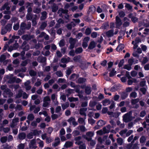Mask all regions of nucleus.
I'll use <instances>...</instances> for the list:
<instances>
[{"mask_svg":"<svg viewBox=\"0 0 149 149\" xmlns=\"http://www.w3.org/2000/svg\"><path fill=\"white\" fill-rule=\"evenodd\" d=\"M146 138L145 136H142L140 139V142L141 143H143L146 141Z\"/></svg>","mask_w":149,"mask_h":149,"instance_id":"nucleus-36","label":"nucleus"},{"mask_svg":"<svg viewBox=\"0 0 149 149\" xmlns=\"http://www.w3.org/2000/svg\"><path fill=\"white\" fill-rule=\"evenodd\" d=\"M29 75L31 77H34L37 74L36 72L33 70H30L29 72Z\"/></svg>","mask_w":149,"mask_h":149,"instance_id":"nucleus-29","label":"nucleus"},{"mask_svg":"<svg viewBox=\"0 0 149 149\" xmlns=\"http://www.w3.org/2000/svg\"><path fill=\"white\" fill-rule=\"evenodd\" d=\"M124 61V59H122L120 61L118 64V66L119 68L121 67L123 65Z\"/></svg>","mask_w":149,"mask_h":149,"instance_id":"nucleus-58","label":"nucleus"},{"mask_svg":"<svg viewBox=\"0 0 149 149\" xmlns=\"http://www.w3.org/2000/svg\"><path fill=\"white\" fill-rule=\"evenodd\" d=\"M9 5V3L8 2L6 3L0 8V10L1 11L4 10L7 6H8Z\"/></svg>","mask_w":149,"mask_h":149,"instance_id":"nucleus-38","label":"nucleus"},{"mask_svg":"<svg viewBox=\"0 0 149 149\" xmlns=\"http://www.w3.org/2000/svg\"><path fill=\"white\" fill-rule=\"evenodd\" d=\"M117 142L119 145H121L123 143V139L121 138H118L117 139Z\"/></svg>","mask_w":149,"mask_h":149,"instance_id":"nucleus-46","label":"nucleus"},{"mask_svg":"<svg viewBox=\"0 0 149 149\" xmlns=\"http://www.w3.org/2000/svg\"><path fill=\"white\" fill-rule=\"evenodd\" d=\"M26 18L27 20H31L33 18L32 14L31 13H27L26 15Z\"/></svg>","mask_w":149,"mask_h":149,"instance_id":"nucleus-34","label":"nucleus"},{"mask_svg":"<svg viewBox=\"0 0 149 149\" xmlns=\"http://www.w3.org/2000/svg\"><path fill=\"white\" fill-rule=\"evenodd\" d=\"M140 91L142 93L143 95H145L146 93V90L145 88L143 87L140 89Z\"/></svg>","mask_w":149,"mask_h":149,"instance_id":"nucleus-63","label":"nucleus"},{"mask_svg":"<svg viewBox=\"0 0 149 149\" xmlns=\"http://www.w3.org/2000/svg\"><path fill=\"white\" fill-rule=\"evenodd\" d=\"M36 143V140L35 139H33L31 140L30 142V144L29 146V147L32 148H36V146H34V145H35Z\"/></svg>","mask_w":149,"mask_h":149,"instance_id":"nucleus-22","label":"nucleus"},{"mask_svg":"<svg viewBox=\"0 0 149 149\" xmlns=\"http://www.w3.org/2000/svg\"><path fill=\"white\" fill-rule=\"evenodd\" d=\"M34 118V116L33 114L30 113L27 116V118L30 121L33 120Z\"/></svg>","mask_w":149,"mask_h":149,"instance_id":"nucleus-33","label":"nucleus"},{"mask_svg":"<svg viewBox=\"0 0 149 149\" xmlns=\"http://www.w3.org/2000/svg\"><path fill=\"white\" fill-rule=\"evenodd\" d=\"M104 97L103 95L101 93H100L97 97L96 96L95 97V98L96 99V100L97 101H100L101 100L104 99Z\"/></svg>","mask_w":149,"mask_h":149,"instance_id":"nucleus-21","label":"nucleus"},{"mask_svg":"<svg viewBox=\"0 0 149 149\" xmlns=\"http://www.w3.org/2000/svg\"><path fill=\"white\" fill-rule=\"evenodd\" d=\"M124 45L123 44L120 43L116 48V50L118 52L121 51L124 48Z\"/></svg>","mask_w":149,"mask_h":149,"instance_id":"nucleus-11","label":"nucleus"},{"mask_svg":"<svg viewBox=\"0 0 149 149\" xmlns=\"http://www.w3.org/2000/svg\"><path fill=\"white\" fill-rule=\"evenodd\" d=\"M6 59V56L4 54H2L0 56V62L1 63L3 62Z\"/></svg>","mask_w":149,"mask_h":149,"instance_id":"nucleus-47","label":"nucleus"},{"mask_svg":"<svg viewBox=\"0 0 149 149\" xmlns=\"http://www.w3.org/2000/svg\"><path fill=\"white\" fill-rule=\"evenodd\" d=\"M95 10V8L94 6H91L89 8V12L92 13H94Z\"/></svg>","mask_w":149,"mask_h":149,"instance_id":"nucleus-50","label":"nucleus"},{"mask_svg":"<svg viewBox=\"0 0 149 149\" xmlns=\"http://www.w3.org/2000/svg\"><path fill=\"white\" fill-rule=\"evenodd\" d=\"M47 25V24L46 22H43L42 23L40 26V28L42 30H43L46 27Z\"/></svg>","mask_w":149,"mask_h":149,"instance_id":"nucleus-42","label":"nucleus"},{"mask_svg":"<svg viewBox=\"0 0 149 149\" xmlns=\"http://www.w3.org/2000/svg\"><path fill=\"white\" fill-rule=\"evenodd\" d=\"M33 135L32 132H31L28 133L27 135V137L28 139H31L33 138Z\"/></svg>","mask_w":149,"mask_h":149,"instance_id":"nucleus-53","label":"nucleus"},{"mask_svg":"<svg viewBox=\"0 0 149 149\" xmlns=\"http://www.w3.org/2000/svg\"><path fill=\"white\" fill-rule=\"evenodd\" d=\"M56 74L59 77H62L63 76V74L61 71H57L56 73Z\"/></svg>","mask_w":149,"mask_h":149,"instance_id":"nucleus-57","label":"nucleus"},{"mask_svg":"<svg viewBox=\"0 0 149 149\" xmlns=\"http://www.w3.org/2000/svg\"><path fill=\"white\" fill-rule=\"evenodd\" d=\"M16 80V78L15 77H13L10 78L8 81V83L9 84H12L15 82Z\"/></svg>","mask_w":149,"mask_h":149,"instance_id":"nucleus-48","label":"nucleus"},{"mask_svg":"<svg viewBox=\"0 0 149 149\" xmlns=\"http://www.w3.org/2000/svg\"><path fill=\"white\" fill-rule=\"evenodd\" d=\"M38 61H39L41 63H44L46 61V58L45 57L42 56L38 58Z\"/></svg>","mask_w":149,"mask_h":149,"instance_id":"nucleus-25","label":"nucleus"},{"mask_svg":"<svg viewBox=\"0 0 149 149\" xmlns=\"http://www.w3.org/2000/svg\"><path fill=\"white\" fill-rule=\"evenodd\" d=\"M137 96V94L135 92H132L130 94V97L131 98H135Z\"/></svg>","mask_w":149,"mask_h":149,"instance_id":"nucleus-35","label":"nucleus"},{"mask_svg":"<svg viewBox=\"0 0 149 149\" xmlns=\"http://www.w3.org/2000/svg\"><path fill=\"white\" fill-rule=\"evenodd\" d=\"M87 108H81L80 109V114L81 115L84 116L85 117L86 116V114L85 112L87 111Z\"/></svg>","mask_w":149,"mask_h":149,"instance_id":"nucleus-10","label":"nucleus"},{"mask_svg":"<svg viewBox=\"0 0 149 149\" xmlns=\"http://www.w3.org/2000/svg\"><path fill=\"white\" fill-rule=\"evenodd\" d=\"M18 137L19 139L23 140L24 139L26 136V135L24 132H22L18 134Z\"/></svg>","mask_w":149,"mask_h":149,"instance_id":"nucleus-14","label":"nucleus"},{"mask_svg":"<svg viewBox=\"0 0 149 149\" xmlns=\"http://www.w3.org/2000/svg\"><path fill=\"white\" fill-rule=\"evenodd\" d=\"M120 84L114 85L111 87L110 89V91L112 92H114L116 91H118L120 89Z\"/></svg>","mask_w":149,"mask_h":149,"instance_id":"nucleus-5","label":"nucleus"},{"mask_svg":"<svg viewBox=\"0 0 149 149\" xmlns=\"http://www.w3.org/2000/svg\"><path fill=\"white\" fill-rule=\"evenodd\" d=\"M130 116V114L127 113L125 114L123 116V120L125 122H127L128 121V119Z\"/></svg>","mask_w":149,"mask_h":149,"instance_id":"nucleus-12","label":"nucleus"},{"mask_svg":"<svg viewBox=\"0 0 149 149\" xmlns=\"http://www.w3.org/2000/svg\"><path fill=\"white\" fill-rule=\"evenodd\" d=\"M96 46V43L93 41H91L89 43L88 49L91 50L94 49Z\"/></svg>","mask_w":149,"mask_h":149,"instance_id":"nucleus-7","label":"nucleus"},{"mask_svg":"<svg viewBox=\"0 0 149 149\" xmlns=\"http://www.w3.org/2000/svg\"><path fill=\"white\" fill-rule=\"evenodd\" d=\"M83 51V49L81 47H79L76 49L75 52L77 54L81 53Z\"/></svg>","mask_w":149,"mask_h":149,"instance_id":"nucleus-20","label":"nucleus"},{"mask_svg":"<svg viewBox=\"0 0 149 149\" xmlns=\"http://www.w3.org/2000/svg\"><path fill=\"white\" fill-rule=\"evenodd\" d=\"M21 48L24 51H27L30 49V46L28 44H26V42H24L22 44Z\"/></svg>","mask_w":149,"mask_h":149,"instance_id":"nucleus-4","label":"nucleus"},{"mask_svg":"<svg viewBox=\"0 0 149 149\" xmlns=\"http://www.w3.org/2000/svg\"><path fill=\"white\" fill-rule=\"evenodd\" d=\"M25 147L24 144L21 143L18 146V149H24Z\"/></svg>","mask_w":149,"mask_h":149,"instance_id":"nucleus-62","label":"nucleus"},{"mask_svg":"<svg viewBox=\"0 0 149 149\" xmlns=\"http://www.w3.org/2000/svg\"><path fill=\"white\" fill-rule=\"evenodd\" d=\"M4 93L6 95H10L11 94L12 95L13 93L10 92V89L8 88H6L4 91Z\"/></svg>","mask_w":149,"mask_h":149,"instance_id":"nucleus-40","label":"nucleus"},{"mask_svg":"<svg viewBox=\"0 0 149 149\" xmlns=\"http://www.w3.org/2000/svg\"><path fill=\"white\" fill-rule=\"evenodd\" d=\"M28 63V60H26L22 61L21 64V65L22 66H25Z\"/></svg>","mask_w":149,"mask_h":149,"instance_id":"nucleus-51","label":"nucleus"},{"mask_svg":"<svg viewBox=\"0 0 149 149\" xmlns=\"http://www.w3.org/2000/svg\"><path fill=\"white\" fill-rule=\"evenodd\" d=\"M41 11L40 8H37L33 10V12L37 14H38L40 13Z\"/></svg>","mask_w":149,"mask_h":149,"instance_id":"nucleus-59","label":"nucleus"},{"mask_svg":"<svg viewBox=\"0 0 149 149\" xmlns=\"http://www.w3.org/2000/svg\"><path fill=\"white\" fill-rule=\"evenodd\" d=\"M97 124L100 127L104 125L105 124V121L102 120H100L97 122Z\"/></svg>","mask_w":149,"mask_h":149,"instance_id":"nucleus-26","label":"nucleus"},{"mask_svg":"<svg viewBox=\"0 0 149 149\" xmlns=\"http://www.w3.org/2000/svg\"><path fill=\"white\" fill-rule=\"evenodd\" d=\"M59 46L60 47H62L64 46L65 45V42L64 40L63 39L61 40L59 43Z\"/></svg>","mask_w":149,"mask_h":149,"instance_id":"nucleus-61","label":"nucleus"},{"mask_svg":"<svg viewBox=\"0 0 149 149\" xmlns=\"http://www.w3.org/2000/svg\"><path fill=\"white\" fill-rule=\"evenodd\" d=\"M74 90L73 89H71L69 88L67 90V92L68 94H67V96H69L70 94L72 93H74Z\"/></svg>","mask_w":149,"mask_h":149,"instance_id":"nucleus-37","label":"nucleus"},{"mask_svg":"<svg viewBox=\"0 0 149 149\" xmlns=\"http://www.w3.org/2000/svg\"><path fill=\"white\" fill-rule=\"evenodd\" d=\"M47 13L46 11H44L41 13L42 16L40 17V19L41 20H44L47 18Z\"/></svg>","mask_w":149,"mask_h":149,"instance_id":"nucleus-15","label":"nucleus"},{"mask_svg":"<svg viewBox=\"0 0 149 149\" xmlns=\"http://www.w3.org/2000/svg\"><path fill=\"white\" fill-rule=\"evenodd\" d=\"M97 104V102L96 101H91L89 103V106L92 107H94Z\"/></svg>","mask_w":149,"mask_h":149,"instance_id":"nucleus-30","label":"nucleus"},{"mask_svg":"<svg viewBox=\"0 0 149 149\" xmlns=\"http://www.w3.org/2000/svg\"><path fill=\"white\" fill-rule=\"evenodd\" d=\"M69 104L68 102H66L65 103H63L62 104L61 107L64 110L66 109L69 107Z\"/></svg>","mask_w":149,"mask_h":149,"instance_id":"nucleus-24","label":"nucleus"},{"mask_svg":"<svg viewBox=\"0 0 149 149\" xmlns=\"http://www.w3.org/2000/svg\"><path fill=\"white\" fill-rule=\"evenodd\" d=\"M19 23L14 24L13 26V29L14 30H17L19 28Z\"/></svg>","mask_w":149,"mask_h":149,"instance_id":"nucleus-56","label":"nucleus"},{"mask_svg":"<svg viewBox=\"0 0 149 149\" xmlns=\"http://www.w3.org/2000/svg\"><path fill=\"white\" fill-rule=\"evenodd\" d=\"M58 11H61V13L66 14H68V11L67 10L64 9L63 8H61Z\"/></svg>","mask_w":149,"mask_h":149,"instance_id":"nucleus-43","label":"nucleus"},{"mask_svg":"<svg viewBox=\"0 0 149 149\" xmlns=\"http://www.w3.org/2000/svg\"><path fill=\"white\" fill-rule=\"evenodd\" d=\"M131 65H124L123 68L124 69H126L128 71L130 70L131 69Z\"/></svg>","mask_w":149,"mask_h":149,"instance_id":"nucleus-49","label":"nucleus"},{"mask_svg":"<svg viewBox=\"0 0 149 149\" xmlns=\"http://www.w3.org/2000/svg\"><path fill=\"white\" fill-rule=\"evenodd\" d=\"M86 134L87 136L91 137L93 136L94 134L92 132L90 131L87 132L86 133Z\"/></svg>","mask_w":149,"mask_h":149,"instance_id":"nucleus-64","label":"nucleus"},{"mask_svg":"<svg viewBox=\"0 0 149 149\" xmlns=\"http://www.w3.org/2000/svg\"><path fill=\"white\" fill-rule=\"evenodd\" d=\"M121 98L122 100H124L128 97V94L127 92L123 91L120 94Z\"/></svg>","mask_w":149,"mask_h":149,"instance_id":"nucleus-9","label":"nucleus"},{"mask_svg":"<svg viewBox=\"0 0 149 149\" xmlns=\"http://www.w3.org/2000/svg\"><path fill=\"white\" fill-rule=\"evenodd\" d=\"M116 28L120 29V27L122 24L121 19L117 16L116 17Z\"/></svg>","mask_w":149,"mask_h":149,"instance_id":"nucleus-3","label":"nucleus"},{"mask_svg":"<svg viewBox=\"0 0 149 149\" xmlns=\"http://www.w3.org/2000/svg\"><path fill=\"white\" fill-rule=\"evenodd\" d=\"M80 63V65L79 66L82 70L86 69L88 66V65L91 64V63L87 62L86 63L85 62H81Z\"/></svg>","mask_w":149,"mask_h":149,"instance_id":"nucleus-2","label":"nucleus"},{"mask_svg":"<svg viewBox=\"0 0 149 149\" xmlns=\"http://www.w3.org/2000/svg\"><path fill=\"white\" fill-rule=\"evenodd\" d=\"M73 145V143L71 141H68L65 142V147L66 148H69Z\"/></svg>","mask_w":149,"mask_h":149,"instance_id":"nucleus-19","label":"nucleus"},{"mask_svg":"<svg viewBox=\"0 0 149 149\" xmlns=\"http://www.w3.org/2000/svg\"><path fill=\"white\" fill-rule=\"evenodd\" d=\"M116 72L115 71L114 68H112L111 71L109 73V76L112 77L115 75Z\"/></svg>","mask_w":149,"mask_h":149,"instance_id":"nucleus-31","label":"nucleus"},{"mask_svg":"<svg viewBox=\"0 0 149 149\" xmlns=\"http://www.w3.org/2000/svg\"><path fill=\"white\" fill-rule=\"evenodd\" d=\"M114 35V30L113 29L110 30L106 33V35L108 38L111 37Z\"/></svg>","mask_w":149,"mask_h":149,"instance_id":"nucleus-6","label":"nucleus"},{"mask_svg":"<svg viewBox=\"0 0 149 149\" xmlns=\"http://www.w3.org/2000/svg\"><path fill=\"white\" fill-rule=\"evenodd\" d=\"M12 24L8 23L4 28L2 27L1 29V33L2 35L6 34L8 31L10 32L12 28Z\"/></svg>","mask_w":149,"mask_h":149,"instance_id":"nucleus-1","label":"nucleus"},{"mask_svg":"<svg viewBox=\"0 0 149 149\" xmlns=\"http://www.w3.org/2000/svg\"><path fill=\"white\" fill-rule=\"evenodd\" d=\"M86 81V79L85 78L80 77L78 78L77 82L78 84H81L85 82Z\"/></svg>","mask_w":149,"mask_h":149,"instance_id":"nucleus-13","label":"nucleus"},{"mask_svg":"<svg viewBox=\"0 0 149 149\" xmlns=\"http://www.w3.org/2000/svg\"><path fill=\"white\" fill-rule=\"evenodd\" d=\"M7 140V138L6 136H3L0 139L1 142L2 143H6Z\"/></svg>","mask_w":149,"mask_h":149,"instance_id":"nucleus-44","label":"nucleus"},{"mask_svg":"<svg viewBox=\"0 0 149 149\" xmlns=\"http://www.w3.org/2000/svg\"><path fill=\"white\" fill-rule=\"evenodd\" d=\"M68 100L70 102L74 101H77L78 100V98L74 97H69Z\"/></svg>","mask_w":149,"mask_h":149,"instance_id":"nucleus-41","label":"nucleus"},{"mask_svg":"<svg viewBox=\"0 0 149 149\" xmlns=\"http://www.w3.org/2000/svg\"><path fill=\"white\" fill-rule=\"evenodd\" d=\"M41 132V130L38 131L37 130L35 129L33 131L32 133L34 136H36L39 134V133Z\"/></svg>","mask_w":149,"mask_h":149,"instance_id":"nucleus-39","label":"nucleus"},{"mask_svg":"<svg viewBox=\"0 0 149 149\" xmlns=\"http://www.w3.org/2000/svg\"><path fill=\"white\" fill-rule=\"evenodd\" d=\"M109 26V23L108 22H105L104 23L102 24V26L101 27L102 29H107L108 28Z\"/></svg>","mask_w":149,"mask_h":149,"instance_id":"nucleus-23","label":"nucleus"},{"mask_svg":"<svg viewBox=\"0 0 149 149\" xmlns=\"http://www.w3.org/2000/svg\"><path fill=\"white\" fill-rule=\"evenodd\" d=\"M81 58V56L80 55H78L74 56L73 58V60L75 62H77Z\"/></svg>","mask_w":149,"mask_h":149,"instance_id":"nucleus-54","label":"nucleus"},{"mask_svg":"<svg viewBox=\"0 0 149 149\" xmlns=\"http://www.w3.org/2000/svg\"><path fill=\"white\" fill-rule=\"evenodd\" d=\"M26 24L24 22H22L21 24L20 29L21 30H25L26 29Z\"/></svg>","mask_w":149,"mask_h":149,"instance_id":"nucleus-28","label":"nucleus"},{"mask_svg":"<svg viewBox=\"0 0 149 149\" xmlns=\"http://www.w3.org/2000/svg\"><path fill=\"white\" fill-rule=\"evenodd\" d=\"M102 102L104 106H106L107 103L110 104V101L109 99H106L103 100Z\"/></svg>","mask_w":149,"mask_h":149,"instance_id":"nucleus-32","label":"nucleus"},{"mask_svg":"<svg viewBox=\"0 0 149 149\" xmlns=\"http://www.w3.org/2000/svg\"><path fill=\"white\" fill-rule=\"evenodd\" d=\"M73 134L74 136H78L80 134V132L78 130H75L73 132Z\"/></svg>","mask_w":149,"mask_h":149,"instance_id":"nucleus-52","label":"nucleus"},{"mask_svg":"<svg viewBox=\"0 0 149 149\" xmlns=\"http://www.w3.org/2000/svg\"><path fill=\"white\" fill-rule=\"evenodd\" d=\"M88 123L92 125L94 124L95 122V120L93 118H88Z\"/></svg>","mask_w":149,"mask_h":149,"instance_id":"nucleus-55","label":"nucleus"},{"mask_svg":"<svg viewBox=\"0 0 149 149\" xmlns=\"http://www.w3.org/2000/svg\"><path fill=\"white\" fill-rule=\"evenodd\" d=\"M119 15L121 17H123L125 15V14L124 11L121 10L119 12Z\"/></svg>","mask_w":149,"mask_h":149,"instance_id":"nucleus-60","label":"nucleus"},{"mask_svg":"<svg viewBox=\"0 0 149 149\" xmlns=\"http://www.w3.org/2000/svg\"><path fill=\"white\" fill-rule=\"evenodd\" d=\"M55 141L56 142L52 143V146L54 147L57 146L60 143V139L58 137L55 138Z\"/></svg>","mask_w":149,"mask_h":149,"instance_id":"nucleus-17","label":"nucleus"},{"mask_svg":"<svg viewBox=\"0 0 149 149\" xmlns=\"http://www.w3.org/2000/svg\"><path fill=\"white\" fill-rule=\"evenodd\" d=\"M139 98H137L135 99H132L131 100V103L132 105H134L137 104L139 102Z\"/></svg>","mask_w":149,"mask_h":149,"instance_id":"nucleus-27","label":"nucleus"},{"mask_svg":"<svg viewBox=\"0 0 149 149\" xmlns=\"http://www.w3.org/2000/svg\"><path fill=\"white\" fill-rule=\"evenodd\" d=\"M52 11L53 12H56L58 9V7L55 3H54L53 6H52Z\"/></svg>","mask_w":149,"mask_h":149,"instance_id":"nucleus-18","label":"nucleus"},{"mask_svg":"<svg viewBox=\"0 0 149 149\" xmlns=\"http://www.w3.org/2000/svg\"><path fill=\"white\" fill-rule=\"evenodd\" d=\"M33 38L32 36L30 35L26 34L23 35L22 36V39L26 41H28L31 39Z\"/></svg>","mask_w":149,"mask_h":149,"instance_id":"nucleus-8","label":"nucleus"},{"mask_svg":"<svg viewBox=\"0 0 149 149\" xmlns=\"http://www.w3.org/2000/svg\"><path fill=\"white\" fill-rule=\"evenodd\" d=\"M85 92L87 95L90 94L91 92V87L90 86H86L85 89Z\"/></svg>","mask_w":149,"mask_h":149,"instance_id":"nucleus-16","label":"nucleus"},{"mask_svg":"<svg viewBox=\"0 0 149 149\" xmlns=\"http://www.w3.org/2000/svg\"><path fill=\"white\" fill-rule=\"evenodd\" d=\"M91 29L90 28L88 27L86 29L85 31V33L86 35H88L91 34Z\"/></svg>","mask_w":149,"mask_h":149,"instance_id":"nucleus-45","label":"nucleus"}]
</instances>
